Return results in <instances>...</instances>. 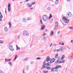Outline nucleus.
Here are the masks:
<instances>
[{
	"label": "nucleus",
	"mask_w": 73,
	"mask_h": 73,
	"mask_svg": "<svg viewBox=\"0 0 73 73\" xmlns=\"http://www.w3.org/2000/svg\"><path fill=\"white\" fill-rule=\"evenodd\" d=\"M40 22L42 24H43V23H42V20H40Z\"/></svg>",
	"instance_id": "obj_36"
},
{
	"label": "nucleus",
	"mask_w": 73,
	"mask_h": 73,
	"mask_svg": "<svg viewBox=\"0 0 73 73\" xmlns=\"http://www.w3.org/2000/svg\"><path fill=\"white\" fill-rule=\"evenodd\" d=\"M46 65L47 66H49L51 65V63L50 62H48L46 64Z\"/></svg>",
	"instance_id": "obj_11"
},
{
	"label": "nucleus",
	"mask_w": 73,
	"mask_h": 73,
	"mask_svg": "<svg viewBox=\"0 0 73 73\" xmlns=\"http://www.w3.org/2000/svg\"><path fill=\"white\" fill-rule=\"evenodd\" d=\"M62 20L65 23H69V20H68L65 17H63L62 18Z\"/></svg>",
	"instance_id": "obj_2"
},
{
	"label": "nucleus",
	"mask_w": 73,
	"mask_h": 73,
	"mask_svg": "<svg viewBox=\"0 0 73 73\" xmlns=\"http://www.w3.org/2000/svg\"><path fill=\"white\" fill-rule=\"evenodd\" d=\"M13 1H15V0H12Z\"/></svg>",
	"instance_id": "obj_64"
},
{
	"label": "nucleus",
	"mask_w": 73,
	"mask_h": 73,
	"mask_svg": "<svg viewBox=\"0 0 73 73\" xmlns=\"http://www.w3.org/2000/svg\"><path fill=\"white\" fill-rule=\"evenodd\" d=\"M45 68V65H44L43 66V67H42V68H43V69H44Z\"/></svg>",
	"instance_id": "obj_38"
},
{
	"label": "nucleus",
	"mask_w": 73,
	"mask_h": 73,
	"mask_svg": "<svg viewBox=\"0 0 73 73\" xmlns=\"http://www.w3.org/2000/svg\"><path fill=\"white\" fill-rule=\"evenodd\" d=\"M43 72H44V73H48V71H46L44 70L43 71Z\"/></svg>",
	"instance_id": "obj_32"
},
{
	"label": "nucleus",
	"mask_w": 73,
	"mask_h": 73,
	"mask_svg": "<svg viewBox=\"0 0 73 73\" xmlns=\"http://www.w3.org/2000/svg\"><path fill=\"white\" fill-rule=\"evenodd\" d=\"M20 49V47H18L17 48V50H19V49Z\"/></svg>",
	"instance_id": "obj_39"
},
{
	"label": "nucleus",
	"mask_w": 73,
	"mask_h": 73,
	"mask_svg": "<svg viewBox=\"0 0 73 73\" xmlns=\"http://www.w3.org/2000/svg\"><path fill=\"white\" fill-rule=\"evenodd\" d=\"M3 15H1L0 16V21H2V18H3Z\"/></svg>",
	"instance_id": "obj_15"
},
{
	"label": "nucleus",
	"mask_w": 73,
	"mask_h": 73,
	"mask_svg": "<svg viewBox=\"0 0 73 73\" xmlns=\"http://www.w3.org/2000/svg\"><path fill=\"white\" fill-rule=\"evenodd\" d=\"M57 52H58V51H60V49H57L56 50Z\"/></svg>",
	"instance_id": "obj_49"
},
{
	"label": "nucleus",
	"mask_w": 73,
	"mask_h": 73,
	"mask_svg": "<svg viewBox=\"0 0 73 73\" xmlns=\"http://www.w3.org/2000/svg\"><path fill=\"white\" fill-rule=\"evenodd\" d=\"M27 5L28 6V7L29 6V3H27Z\"/></svg>",
	"instance_id": "obj_51"
},
{
	"label": "nucleus",
	"mask_w": 73,
	"mask_h": 73,
	"mask_svg": "<svg viewBox=\"0 0 73 73\" xmlns=\"http://www.w3.org/2000/svg\"><path fill=\"white\" fill-rule=\"evenodd\" d=\"M1 12L0 11V15H1Z\"/></svg>",
	"instance_id": "obj_62"
},
{
	"label": "nucleus",
	"mask_w": 73,
	"mask_h": 73,
	"mask_svg": "<svg viewBox=\"0 0 73 73\" xmlns=\"http://www.w3.org/2000/svg\"><path fill=\"white\" fill-rule=\"evenodd\" d=\"M23 34L24 36H29V33L27 31H24Z\"/></svg>",
	"instance_id": "obj_3"
},
{
	"label": "nucleus",
	"mask_w": 73,
	"mask_h": 73,
	"mask_svg": "<svg viewBox=\"0 0 73 73\" xmlns=\"http://www.w3.org/2000/svg\"><path fill=\"white\" fill-rule=\"evenodd\" d=\"M31 18H27V20L28 21H30L31 20Z\"/></svg>",
	"instance_id": "obj_19"
},
{
	"label": "nucleus",
	"mask_w": 73,
	"mask_h": 73,
	"mask_svg": "<svg viewBox=\"0 0 73 73\" xmlns=\"http://www.w3.org/2000/svg\"><path fill=\"white\" fill-rule=\"evenodd\" d=\"M55 61V59L54 58H52L50 60V62L51 63H53Z\"/></svg>",
	"instance_id": "obj_10"
},
{
	"label": "nucleus",
	"mask_w": 73,
	"mask_h": 73,
	"mask_svg": "<svg viewBox=\"0 0 73 73\" xmlns=\"http://www.w3.org/2000/svg\"><path fill=\"white\" fill-rule=\"evenodd\" d=\"M67 1H70V0H67Z\"/></svg>",
	"instance_id": "obj_56"
},
{
	"label": "nucleus",
	"mask_w": 73,
	"mask_h": 73,
	"mask_svg": "<svg viewBox=\"0 0 73 73\" xmlns=\"http://www.w3.org/2000/svg\"><path fill=\"white\" fill-rule=\"evenodd\" d=\"M29 0H26V2H28L29 1Z\"/></svg>",
	"instance_id": "obj_50"
},
{
	"label": "nucleus",
	"mask_w": 73,
	"mask_h": 73,
	"mask_svg": "<svg viewBox=\"0 0 73 73\" xmlns=\"http://www.w3.org/2000/svg\"><path fill=\"white\" fill-rule=\"evenodd\" d=\"M43 40H44V41H45L46 40V37L44 36V37Z\"/></svg>",
	"instance_id": "obj_23"
},
{
	"label": "nucleus",
	"mask_w": 73,
	"mask_h": 73,
	"mask_svg": "<svg viewBox=\"0 0 73 73\" xmlns=\"http://www.w3.org/2000/svg\"><path fill=\"white\" fill-rule=\"evenodd\" d=\"M48 31V30L47 29H46V32H47Z\"/></svg>",
	"instance_id": "obj_58"
},
{
	"label": "nucleus",
	"mask_w": 73,
	"mask_h": 73,
	"mask_svg": "<svg viewBox=\"0 0 73 73\" xmlns=\"http://www.w3.org/2000/svg\"><path fill=\"white\" fill-rule=\"evenodd\" d=\"M58 3V0H56V1L55 2V3L56 4H57Z\"/></svg>",
	"instance_id": "obj_22"
},
{
	"label": "nucleus",
	"mask_w": 73,
	"mask_h": 73,
	"mask_svg": "<svg viewBox=\"0 0 73 73\" xmlns=\"http://www.w3.org/2000/svg\"><path fill=\"white\" fill-rule=\"evenodd\" d=\"M59 45H61V42L59 43Z\"/></svg>",
	"instance_id": "obj_61"
},
{
	"label": "nucleus",
	"mask_w": 73,
	"mask_h": 73,
	"mask_svg": "<svg viewBox=\"0 0 73 73\" xmlns=\"http://www.w3.org/2000/svg\"><path fill=\"white\" fill-rule=\"evenodd\" d=\"M48 19V16L46 15H44L42 16V19L44 21H46Z\"/></svg>",
	"instance_id": "obj_1"
},
{
	"label": "nucleus",
	"mask_w": 73,
	"mask_h": 73,
	"mask_svg": "<svg viewBox=\"0 0 73 73\" xmlns=\"http://www.w3.org/2000/svg\"><path fill=\"white\" fill-rule=\"evenodd\" d=\"M27 59H28V58H26L25 59H24L23 60V61H26V60H27Z\"/></svg>",
	"instance_id": "obj_31"
},
{
	"label": "nucleus",
	"mask_w": 73,
	"mask_h": 73,
	"mask_svg": "<svg viewBox=\"0 0 73 73\" xmlns=\"http://www.w3.org/2000/svg\"><path fill=\"white\" fill-rule=\"evenodd\" d=\"M0 73H4V72H3L2 71H0Z\"/></svg>",
	"instance_id": "obj_45"
},
{
	"label": "nucleus",
	"mask_w": 73,
	"mask_h": 73,
	"mask_svg": "<svg viewBox=\"0 0 73 73\" xmlns=\"http://www.w3.org/2000/svg\"><path fill=\"white\" fill-rule=\"evenodd\" d=\"M30 9H31V10H32V9H33V8H31Z\"/></svg>",
	"instance_id": "obj_55"
},
{
	"label": "nucleus",
	"mask_w": 73,
	"mask_h": 73,
	"mask_svg": "<svg viewBox=\"0 0 73 73\" xmlns=\"http://www.w3.org/2000/svg\"><path fill=\"white\" fill-rule=\"evenodd\" d=\"M9 25H10L9 28H11V22H9Z\"/></svg>",
	"instance_id": "obj_27"
},
{
	"label": "nucleus",
	"mask_w": 73,
	"mask_h": 73,
	"mask_svg": "<svg viewBox=\"0 0 73 73\" xmlns=\"http://www.w3.org/2000/svg\"><path fill=\"white\" fill-rule=\"evenodd\" d=\"M16 46L17 48H18V46H17V45H16Z\"/></svg>",
	"instance_id": "obj_57"
},
{
	"label": "nucleus",
	"mask_w": 73,
	"mask_h": 73,
	"mask_svg": "<svg viewBox=\"0 0 73 73\" xmlns=\"http://www.w3.org/2000/svg\"><path fill=\"white\" fill-rule=\"evenodd\" d=\"M51 70L52 72H53V70H54V68H52L51 69Z\"/></svg>",
	"instance_id": "obj_34"
},
{
	"label": "nucleus",
	"mask_w": 73,
	"mask_h": 73,
	"mask_svg": "<svg viewBox=\"0 0 73 73\" xmlns=\"http://www.w3.org/2000/svg\"><path fill=\"white\" fill-rule=\"evenodd\" d=\"M43 65H44V66L46 65V63H45V62L44 63Z\"/></svg>",
	"instance_id": "obj_46"
},
{
	"label": "nucleus",
	"mask_w": 73,
	"mask_h": 73,
	"mask_svg": "<svg viewBox=\"0 0 73 73\" xmlns=\"http://www.w3.org/2000/svg\"><path fill=\"white\" fill-rule=\"evenodd\" d=\"M8 61V59H5V62H7Z\"/></svg>",
	"instance_id": "obj_40"
},
{
	"label": "nucleus",
	"mask_w": 73,
	"mask_h": 73,
	"mask_svg": "<svg viewBox=\"0 0 73 73\" xmlns=\"http://www.w3.org/2000/svg\"><path fill=\"white\" fill-rule=\"evenodd\" d=\"M32 4L30 5L29 6V7L30 8V7H32Z\"/></svg>",
	"instance_id": "obj_44"
},
{
	"label": "nucleus",
	"mask_w": 73,
	"mask_h": 73,
	"mask_svg": "<svg viewBox=\"0 0 73 73\" xmlns=\"http://www.w3.org/2000/svg\"><path fill=\"white\" fill-rule=\"evenodd\" d=\"M72 16V13H71L70 12H69L67 14V17H71Z\"/></svg>",
	"instance_id": "obj_5"
},
{
	"label": "nucleus",
	"mask_w": 73,
	"mask_h": 73,
	"mask_svg": "<svg viewBox=\"0 0 73 73\" xmlns=\"http://www.w3.org/2000/svg\"><path fill=\"white\" fill-rule=\"evenodd\" d=\"M71 42H73V40H72L71 41Z\"/></svg>",
	"instance_id": "obj_60"
},
{
	"label": "nucleus",
	"mask_w": 73,
	"mask_h": 73,
	"mask_svg": "<svg viewBox=\"0 0 73 73\" xmlns=\"http://www.w3.org/2000/svg\"><path fill=\"white\" fill-rule=\"evenodd\" d=\"M54 34V33H53V32L51 31L50 32V36H53Z\"/></svg>",
	"instance_id": "obj_13"
},
{
	"label": "nucleus",
	"mask_w": 73,
	"mask_h": 73,
	"mask_svg": "<svg viewBox=\"0 0 73 73\" xmlns=\"http://www.w3.org/2000/svg\"><path fill=\"white\" fill-rule=\"evenodd\" d=\"M60 31H58V34H60Z\"/></svg>",
	"instance_id": "obj_52"
},
{
	"label": "nucleus",
	"mask_w": 73,
	"mask_h": 73,
	"mask_svg": "<svg viewBox=\"0 0 73 73\" xmlns=\"http://www.w3.org/2000/svg\"><path fill=\"white\" fill-rule=\"evenodd\" d=\"M45 68H46L48 70V69H50V67L49 66H47L45 67Z\"/></svg>",
	"instance_id": "obj_14"
},
{
	"label": "nucleus",
	"mask_w": 73,
	"mask_h": 73,
	"mask_svg": "<svg viewBox=\"0 0 73 73\" xmlns=\"http://www.w3.org/2000/svg\"><path fill=\"white\" fill-rule=\"evenodd\" d=\"M3 43V42L2 40H0V44Z\"/></svg>",
	"instance_id": "obj_37"
},
{
	"label": "nucleus",
	"mask_w": 73,
	"mask_h": 73,
	"mask_svg": "<svg viewBox=\"0 0 73 73\" xmlns=\"http://www.w3.org/2000/svg\"><path fill=\"white\" fill-rule=\"evenodd\" d=\"M41 30H43L44 29H45V26L43 25V26H41Z\"/></svg>",
	"instance_id": "obj_12"
},
{
	"label": "nucleus",
	"mask_w": 73,
	"mask_h": 73,
	"mask_svg": "<svg viewBox=\"0 0 73 73\" xmlns=\"http://www.w3.org/2000/svg\"><path fill=\"white\" fill-rule=\"evenodd\" d=\"M57 62H58V63H59V64L62 63V62H61V61L60 62V60H57Z\"/></svg>",
	"instance_id": "obj_21"
},
{
	"label": "nucleus",
	"mask_w": 73,
	"mask_h": 73,
	"mask_svg": "<svg viewBox=\"0 0 73 73\" xmlns=\"http://www.w3.org/2000/svg\"><path fill=\"white\" fill-rule=\"evenodd\" d=\"M9 49L11 50V51H13L14 50V49H13V46L12 45L10 46L9 47Z\"/></svg>",
	"instance_id": "obj_8"
},
{
	"label": "nucleus",
	"mask_w": 73,
	"mask_h": 73,
	"mask_svg": "<svg viewBox=\"0 0 73 73\" xmlns=\"http://www.w3.org/2000/svg\"><path fill=\"white\" fill-rule=\"evenodd\" d=\"M62 45H64V43H62L61 44Z\"/></svg>",
	"instance_id": "obj_48"
},
{
	"label": "nucleus",
	"mask_w": 73,
	"mask_h": 73,
	"mask_svg": "<svg viewBox=\"0 0 73 73\" xmlns=\"http://www.w3.org/2000/svg\"><path fill=\"white\" fill-rule=\"evenodd\" d=\"M46 35V33H44L42 35V36H45Z\"/></svg>",
	"instance_id": "obj_42"
},
{
	"label": "nucleus",
	"mask_w": 73,
	"mask_h": 73,
	"mask_svg": "<svg viewBox=\"0 0 73 73\" xmlns=\"http://www.w3.org/2000/svg\"><path fill=\"white\" fill-rule=\"evenodd\" d=\"M23 21V22H24V23H25L26 22V21H27V20H26V19H24Z\"/></svg>",
	"instance_id": "obj_25"
},
{
	"label": "nucleus",
	"mask_w": 73,
	"mask_h": 73,
	"mask_svg": "<svg viewBox=\"0 0 73 73\" xmlns=\"http://www.w3.org/2000/svg\"><path fill=\"white\" fill-rule=\"evenodd\" d=\"M9 64L10 65H12V63L11 62H10L9 63Z\"/></svg>",
	"instance_id": "obj_43"
},
{
	"label": "nucleus",
	"mask_w": 73,
	"mask_h": 73,
	"mask_svg": "<svg viewBox=\"0 0 73 73\" xmlns=\"http://www.w3.org/2000/svg\"><path fill=\"white\" fill-rule=\"evenodd\" d=\"M34 62L33 61H32L31 62V64H33Z\"/></svg>",
	"instance_id": "obj_53"
},
{
	"label": "nucleus",
	"mask_w": 73,
	"mask_h": 73,
	"mask_svg": "<svg viewBox=\"0 0 73 73\" xmlns=\"http://www.w3.org/2000/svg\"><path fill=\"white\" fill-rule=\"evenodd\" d=\"M27 70H28V69H29V68H28V67H27Z\"/></svg>",
	"instance_id": "obj_59"
},
{
	"label": "nucleus",
	"mask_w": 73,
	"mask_h": 73,
	"mask_svg": "<svg viewBox=\"0 0 73 73\" xmlns=\"http://www.w3.org/2000/svg\"><path fill=\"white\" fill-rule=\"evenodd\" d=\"M47 9L48 11H49V10H50V8L48 7V8H47Z\"/></svg>",
	"instance_id": "obj_47"
},
{
	"label": "nucleus",
	"mask_w": 73,
	"mask_h": 73,
	"mask_svg": "<svg viewBox=\"0 0 73 73\" xmlns=\"http://www.w3.org/2000/svg\"><path fill=\"white\" fill-rule=\"evenodd\" d=\"M62 62H63L64 63L65 62V60H63L62 61Z\"/></svg>",
	"instance_id": "obj_41"
},
{
	"label": "nucleus",
	"mask_w": 73,
	"mask_h": 73,
	"mask_svg": "<svg viewBox=\"0 0 73 73\" xmlns=\"http://www.w3.org/2000/svg\"><path fill=\"white\" fill-rule=\"evenodd\" d=\"M70 29H73V27H70Z\"/></svg>",
	"instance_id": "obj_35"
},
{
	"label": "nucleus",
	"mask_w": 73,
	"mask_h": 73,
	"mask_svg": "<svg viewBox=\"0 0 73 73\" xmlns=\"http://www.w3.org/2000/svg\"><path fill=\"white\" fill-rule=\"evenodd\" d=\"M68 58L69 60H72V57L71 56H69Z\"/></svg>",
	"instance_id": "obj_28"
},
{
	"label": "nucleus",
	"mask_w": 73,
	"mask_h": 73,
	"mask_svg": "<svg viewBox=\"0 0 73 73\" xmlns=\"http://www.w3.org/2000/svg\"><path fill=\"white\" fill-rule=\"evenodd\" d=\"M4 30L5 32H7L8 31V29H7V28L5 27L4 29Z\"/></svg>",
	"instance_id": "obj_17"
},
{
	"label": "nucleus",
	"mask_w": 73,
	"mask_h": 73,
	"mask_svg": "<svg viewBox=\"0 0 73 73\" xmlns=\"http://www.w3.org/2000/svg\"><path fill=\"white\" fill-rule=\"evenodd\" d=\"M8 9L9 12H10L11 11V4L9 3L8 5Z\"/></svg>",
	"instance_id": "obj_6"
},
{
	"label": "nucleus",
	"mask_w": 73,
	"mask_h": 73,
	"mask_svg": "<svg viewBox=\"0 0 73 73\" xmlns=\"http://www.w3.org/2000/svg\"><path fill=\"white\" fill-rule=\"evenodd\" d=\"M58 54H57L55 56V58H57V57H58Z\"/></svg>",
	"instance_id": "obj_20"
},
{
	"label": "nucleus",
	"mask_w": 73,
	"mask_h": 73,
	"mask_svg": "<svg viewBox=\"0 0 73 73\" xmlns=\"http://www.w3.org/2000/svg\"><path fill=\"white\" fill-rule=\"evenodd\" d=\"M36 3V2H32V5H34Z\"/></svg>",
	"instance_id": "obj_30"
},
{
	"label": "nucleus",
	"mask_w": 73,
	"mask_h": 73,
	"mask_svg": "<svg viewBox=\"0 0 73 73\" xmlns=\"http://www.w3.org/2000/svg\"><path fill=\"white\" fill-rule=\"evenodd\" d=\"M50 60V58L49 56H48L46 58L47 62H49Z\"/></svg>",
	"instance_id": "obj_9"
},
{
	"label": "nucleus",
	"mask_w": 73,
	"mask_h": 73,
	"mask_svg": "<svg viewBox=\"0 0 73 73\" xmlns=\"http://www.w3.org/2000/svg\"><path fill=\"white\" fill-rule=\"evenodd\" d=\"M36 60H41V58H40V57H37V58Z\"/></svg>",
	"instance_id": "obj_33"
},
{
	"label": "nucleus",
	"mask_w": 73,
	"mask_h": 73,
	"mask_svg": "<svg viewBox=\"0 0 73 73\" xmlns=\"http://www.w3.org/2000/svg\"><path fill=\"white\" fill-rule=\"evenodd\" d=\"M52 46V43L50 45V46Z\"/></svg>",
	"instance_id": "obj_54"
},
{
	"label": "nucleus",
	"mask_w": 73,
	"mask_h": 73,
	"mask_svg": "<svg viewBox=\"0 0 73 73\" xmlns=\"http://www.w3.org/2000/svg\"><path fill=\"white\" fill-rule=\"evenodd\" d=\"M61 68V66L57 65L55 67L54 69H58V68Z\"/></svg>",
	"instance_id": "obj_7"
},
{
	"label": "nucleus",
	"mask_w": 73,
	"mask_h": 73,
	"mask_svg": "<svg viewBox=\"0 0 73 73\" xmlns=\"http://www.w3.org/2000/svg\"><path fill=\"white\" fill-rule=\"evenodd\" d=\"M11 60H12V59H8V62H10Z\"/></svg>",
	"instance_id": "obj_29"
},
{
	"label": "nucleus",
	"mask_w": 73,
	"mask_h": 73,
	"mask_svg": "<svg viewBox=\"0 0 73 73\" xmlns=\"http://www.w3.org/2000/svg\"><path fill=\"white\" fill-rule=\"evenodd\" d=\"M17 55H16L15 56V57L14 61H15L16 60V58H17Z\"/></svg>",
	"instance_id": "obj_24"
},
{
	"label": "nucleus",
	"mask_w": 73,
	"mask_h": 73,
	"mask_svg": "<svg viewBox=\"0 0 73 73\" xmlns=\"http://www.w3.org/2000/svg\"><path fill=\"white\" fill-rule=\"evenodd\" d=\"M5 12H6V13H7V12L6 11V10L5 11Z\"/></svg>",
	"instance_id": "obj_63"
},
{
	"label": "nucleus",
	"mask_w": 73,
	"mask_h": 73,
	"mask_svg": "<svg viewBox=\"0 0 73 73\" xmlns=\"http://www.w3.org/2000/svg\"><path fill=\"white\" fill-rule=\"evenodd\" d=\"M58 23L57 22H55V26L54 29V30L55 31H56V30L57 29V27H58Z\"/></svg>",
	"instance_id": "obj_4"
},
{
	"label": "nucleus",
	"mask_w": 73,
	"mask_h": 73,
	"mask_svg": "<svg viewBox=\"0 0 73 73\" xmlns=\"http://www.w3.org/2000/svg\"><path fill=\"white\" fill-rule=\"evenodd\" d=\"M62 57L61 58V60H63L64 58H65V55H63L62 56Z\"/></svg>",
	"instance_id": "obj_16"
},
{
	"label": "nucleus",
	"mask_w": 73,
	"mask_h": 73,
	"mask_svg": "<svg viewBox=\"0 0 73 73\" xmlns=\"http://www.w3.org/2000/svg\"><path fill=\"white\" fill-rule=\"evenodd\" d=\"M62 50H63V48H61L59 49L60 51H62Z\"/></svg>",
	"instance_id": "obj_26"
},
{
	"label": "nucleus",
	"mask_w": 73,
	"mask_h": 73,
	"mask_svg": "<svg viewBox=\"0 0 73 73\" xmlns=\"http://www.w3.org/2000/svg\"><path fill=\"white\" fill-rule=\"evenodd\" d=\"M52 15L51 14H50V16L49 17V19H50V18H52Z\"/></svg>",
	"instance_id": "obj_18"
}]
</instances>
